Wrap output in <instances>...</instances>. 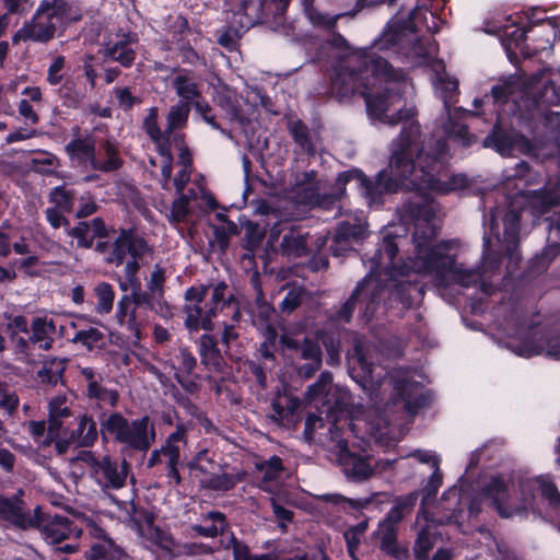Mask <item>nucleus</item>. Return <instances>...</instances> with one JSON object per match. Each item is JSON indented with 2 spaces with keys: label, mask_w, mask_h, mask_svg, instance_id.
Returning <instances> with one entry per match:
<instances>
[{
  "label": "nucleus",
  "mask_w": 560,
  "mask_h": 560,
  "mask_svg": "<svg viewBox=\"0 0 560 560\" xmlns=\"http://www.w3.org/2000/svg\"><path fill=\"white\" fill-rule=\"evenodd\" d=\"M138 42L136 35L124 34L122 38L116 40L105 48L104 57L118 62L124 68H130L136 60L137 54L132 44Z\"/></svg>",
  "instance_id": "a878e982"
},
{
  "label": "nucleus",
  "mask_w": 560,
  "mask_h": 560,
  "mask_svg": "<svg viewBox=\"0 0 560 560\" xmlns=\"http://www.w3.org/2000/svg\"><path fill=\"white\" fill-rule=\"evenodd\" d=\"M418 126H405L398 139L393 143L389 163L372 179L357 167L343 171L336 179L335 192H320L319 187L308 189L306 205L317 206L330 210L337 206L346 195V186L352 180L358 183L359 189L370 206L381 207L385 197L398 194L405 189L431 190L447 194L455 188V183L448 179L447 171L440 155L446 153L445 141L436 142V154L423 153L422 145L415 143L413 138Z\"/></svg>",
  "instance_id": "f03ea898"
},
{
  "label": "nucleus",
  "mask_w": 560,
  "mask_h": 560,
  "mask_svg": "<svg viewBox=\"0 0 560 560\" xmlns=\"http://www.w3.org/2000/svg\"><path fill=\"white\" fill-rule=\"evenodd\" d=\"M58 95L62 101V105L77 109L82 102V95L75 90V85L72 81H66L58 90Z\"/></svg>",
  "instance_id": "0e129e2a"
},
{
  "label": "nucleus",
  "mask_w": 560,
  "mask_h": 560,
  "mask_svg": "<svg viewBox=\"0 0 560 560\" xmlns=\"http://www.w3.org/2000/svg\"><path fill=\"white\" fill-rule=\"evenodd\" d=\"M373 536L378 541L380 550L396 560H408L409 549L398 542V527L378 522Z\"/></svg>",
  "instance_id": "4be33fe9"
},
{
  "label": "nucleus",
  "mask_w": 560,
  "mask_h": 560,
  "mask_svg": "<svg viewBox=\"0 0 560 560\" xmlns=\"http://www.w3.org/2000/svg\"><path fill=\"white\" fill-rule=\"evenodd\" d=\"M384 291L385 288L377 278L372 275H366L358 281L348 300L342 303L340 308L335 313L334 318L338 322L349 324L355 308H358L360 318L365 324H369L383 301Z\"/></svg>",
  "instance_id": "0eeeda50"
},
{
  "label": "nucleus",
  "mask_w": 560,
  "mask_h": 560,
  "mask_svg": "<svg viewBox=\"0 0 560 560\" xmlns=\"http://www.w3.org/2000/svg\"><path fill=\"white\" fill-rule=\"evenodd\" d=\"M77 201V191L72 188H67L63 185L54 187L49 192V202L54 203V207L71 213L74 209Z\"/></svg>",
  "instance_id": "49530a36"
},
{
  "label": "nucleus",
  "mask_w": 560,
  "mask_h": 560,
  "mask_svg": "<svg viewBox=\"0 0 560 560\" xmlns=\"http://www.w3.org/2000/svg\"><path fill=\"white\" fill-rule=\"evenodd\" d=\"M560 255V242L548 243L540 253L534 255L528 262V270L540 273Z\"/></svg>",
  "instance_id": "ea45409f"
},
{
  "label": "nucleus",
  "mask_w": 560,
  "mask_h": 560,
  "mask_svg": "<svg viewBox=\"0 0 560 560\" xmlns=\"http://www.w3.org/2000/svg\"><path fill=\"white\" fill-rule=\"evenodd\" d=\"M328 242H330L329 234L319 235L315 238L314 243L308 247L310 255H312L311 262L314 265L316 270L326 269L329 266L328 254Z\"/></svg>",
  "instance_id": "09e8293b"
},
{
  "label": "nucleus",
  "mask_w": 560,
  "mask_h": 560,
  "mask_svg": "<svg viewBox=\"0 0 560 560\" xmlns=\"http://www.w3.org/2000/svg\"><path fill=\"white\" fill-rule=\"evenodd\" d=\"M100 430L92 416L83 413L79 416L78 428L70 432V440L80 447H92L98 439Z\"/></svg>",
  "instance_id": "2f4dec72"
},
{
  "label": "nucleus",
  "mask_w": 560,
  "mask_h": 560,
  "mask_svg": "<svg viewBox=\"0 0 560 560\" xmlns=\"http://www.w3.org/2000/svg\"><path fill=\"white\" fill-rule=\"evenodd\" d=\"M44 10L50 13L62 30L83 19V9L78 0H42L39 12Z\"/></svg>",
  "instance_id": "6ab92c4d"
},
{
  "label": "nucleus",
  "mask_w": 560,
  "mask_h": 560,
  "mask_svg": "<svg viewBox=\"0 0 560 560\" xmlns=\"http://www.w3.org/2000/svg\"><path fill=\"white\" fill-rule=\"evenodd\" d=\"M400 42L397 31L385 32L372 46L360 49L346 59H337L328 88L329 97L339 103L348 102L353 95L363 97L366 113L373 120L390 126L410 124L418 126L413 141L418 145L420 125L415 119L416 107H406V73L394 68L378 51L386 54Z\"/></svg>",
  "instance_id": "f257e3e1"
},
{
  "label": "nucleus",
  "mask_w": 560,
  "mask_h": 560,
  "mask_svg": "<svg viewBox=\"0 0 560 560\" xmlns=\"http://www.w3.org/2000/svg\"><path fill=\"white\" fill-rule=\"evenodd\" d=\"M537 483L541 495L548 500L549 504L556 509L560 510V492L553 481L548 477H539L537 478Z\"/></svg>",
  "instance_id": "69168bd1"
},
{
  "label": "nucleus",
  "mask_w": 560,
  "mask_h": 560,
  "mask_svg": "<svg viewBox=\"0 0 560 560\" xmlns=\"http://www.w3.org/2000/svg\"><path fill=\"white\" fill-rule=\"evenodd\" d=\"M141 128L151 141H159L160 136L165 133V130L162 131L159 125V108L156 106H152L147 110Z\"/></svg>",
  "instance_id": "6e6d98bb"
},
{
  "label": "nucleus",
  "mask_w": 560,
  "mask_h": 560,
  "mask_svg": "<svg viewBox=\"0 0 560 560\" xmlns=\"http://www.w3.org/2000/svg\"><path fill=\"white\" fill-rule=\"evenodd\" d=\"M522 18L513 19L509 16L506 24L502 26L501 42L502 45L511 59L512 56H516L514 50L518 49L524 58H532L537 54H534V46L526 43L529 38L528 34L533 33L534 30L526 26L523 23Z\"/></svg>",
  "instance_id": "4468645a"
},
{
  "label": "nucleus",
  "mask_w": 560,
  "mask_h": 560,
  "mask_svg": "<svg viewBox=\"0 0 560 560\" xmlns=\"http://www.w3.org/2000/svg\"><path fill=\"white\" fill-rule=\"evenodd\" d=\"M404 211L407 217L416 223V231L420 236L430 235V229H433L430 223L434 220L436 209L434 200L428 194L418 198L409 200L404 206Z\"/></svg>",
  "instance_id": "a211bd4d"
},
{
  "label": "nucleus",
  "mask_w": 560,
  "mask_h": 560,
  "mask_svg": "<svg viewBox=\"0 0 560 560\" xmlns=\"http://www.w3.org/2000/svg\"><path fill=\"white\" fill-rule=\"evenodd\" d=\"M394 392L399 400L404 402L405 411L416 416L421 409L428 407L433 399L430 390H423L420 382L400 378L394 382Z\"/></svg>",
  "instance_id": "2eb2a0df"
},
{
  "label": "nucleus",
  "mask_w": 560,
  "mask_h": 560,
  "mask_svg": "<svg viewBox=\"0 0 560 560\" xmlns=\"http://www.w3.org/2000/svg\"><path fill=\"white\" fill-rule=\"evenodd\" d=\"M435 230L430 229V235L420 236L419 232H415L412 237L416 243L415 248L417 256L422 260L423 269L429 273H434L442 282L447 275H452L453 280L464 287H468L476 275L472 271L464 270L457 267L455 256L445 254L443 250L448 249L445 242L432 246L435 237Z\"/></svg>",
  "instance_id": "423d86ee"
},
{
  "label": "nucleus",
  "mask_w": 560,
  "mask_h": 560,
  "mask_svg": "<svg viewBox=\"0 0 560 560\" xmlns=\"http://www.w3.org/2000/svg\"><path fill=\"white\" fill-rule=\"evenodd\" d=\"M118 107L124 112L131 110L136 105L142 103V98L132 94L129 86H116L113 90Z\"/></svg>",
  "instance_id": "e2e57ef3"
},
{
  "label": "nucleus",
  "mask_w": 560,
  "mask_h": 560,
  "mask_svg": "<svg viewBox=\"0 0 560 560\" xmlns=\"http://www.w3.org/2000/svg\"><path fill=\"white\" fill-rule=\"evenodd\" d=\"M277 339H278L277 329L273 326L268 325L264 331V340L259 345V348H258L260 357L265 361H270L271 363H275V361H276L275 352L277 350Z\"/></svg>",
  "instance_id": "5fc2aeb1"
},
{
  "label": "nucleus",
  "mask_w": 560,
  "mask_h": 560,
  "mask_svg": "<svg viewBox=\"0 0 560 560\" xmlns=\"http://www.w3.org/2000/svg\"><path fill=\"white\" fill-rule=\"evenodd\" d=\"M63 213L66 212L56 207L45 210L46 220L52 229L68 228L67 234L77 240L79 248L90 249L94 246L95 238H107L112 232H115L114 228L107 226L101 217L93 218L91 221L80 220L77 225L69 228L70 221Z\"/></svg>",
  "instance_id": "1a4fd4ad"
},
{
  "label": "nucleus",
  "mask_w": 560,
  "mask_h": 560,
  "mask_svg": "<svg viewBox=\"0 0 560 560\" xmlns=\"http://www.w3.org/2000/svg\"><path fill=\"white\" fill-rule=\"evenodd\" d=\"M281 247L284 253L295 255L298 257H305L310 255L307 240L302 234L289 232L282 236Z\"/></svg>",
  "instance_id": "3c124183"
},
{
  "label": "nucleus",
  "mask_w": 560,
  "mask_h": 560,
  "mask_svg": "<svg viewBox=\"0 0 560 560\" xmlns=\"http://www.w3.org/2000/svg\"><path fill=\"white\" fill-rule=\"evenodd\" d=\"M172 86L179 97L178 103L186 102L187 105L195 107L196 103L205 100L195 78L188 72L176 75L172 80Z\"/></svg>",
  "instance_id": "7c9ffc66"
},
{
  "label": "nucleus",
  "mask_w": 560,
  "mask_h": 560,
  "mask_svg": "<svg viewBox=\"0 0 560 560\" xmlns=\"http://www.w3.org/2000/svg\"><path fill=\"white\" fill-rule=\"evenodd\" d=\"M170 366L174 371V375H194L197 358L188 347H179L170 360Z\"/></svg>",
  "instance_id": "a19ab883"
},
{
  "label": "nucleus",
  "mask_w": 560,
  "mask_h": 560,
  "mask_svg": "<svg viewBox=\"0 0 560 560\" xmlns=\"http://www.w3.org/2000/svg\"><path fill=\"white\" fill-rule=\"evenodd\" d=\"M207 520L212 521L210 525L195 524L191 526V530L199 536L207 538H215L223 534L226 526V517L220 511H211L206 516Z\"/></svg>",
  "instance_id": "37998d69"
},
{
  "label": "nucleus",
  "mask_w": 560,
  "mask_h": 560,
  "mask_svg": "<svg viewBox=\"0 0 560 560\" xmlns=\"http://www.w3.org/2000/svg\"><path fill=\"white\" fill-rule=\"evenodd\" d=\"M28 27L33 28L35 43L47 44L56 37L57 30L60 28L55 19L48 11L39 12V5L36 8L31 20L26 21Z\"/></svg>",
  "instance_id": "bb28decb"
},
{
  "label": "nucleus",
  "mask_w": 560,
  "mask_h": 560,
  "mask_svg": "<svg viewBox=\"0 0 560 560\" xmlns=\"http://www.w3.org/2000/svg\"><path fill=\"white\" fill-rule=\"evenodd\" d=\"M383 287L385 288L383 299L387 295L389 306L397 303L404 311L411 308L415 301L422 298L424 293L418 281H397L390 288L385 284Z\"/></svg>",
  "instance_id": "5701e85b"
},
{
  "label": "nucleus",
  "mask_w": 560,
  "mask_h": 560,
  "mask_svg": "<svg viewBox=\"0 0 560 560\" xmlns=\"http://www.w3.org/2000/svg\"><path fill=\"white\" fill-rule=\"evenodd\" d=\"M33 527L40 532L46 544L56 546V550L63 553H72L77 550V544L65 542L71 538H79L82 529L67 516L43 512L40 506L34 509Z\"/></svg>",
  "instance_id": "6e6552de"
},
{
  "label": "nucleus",
  "mask_w": 560,
  "mask_h": 560,
  "mask_svg": "<svg viewBox=\"0 0 560 560\" xmlns=\"http://www.w3.org/2000/svg\"><path fill=\"white\" fill-rule=\"evenodd\" d=\"M446 135L457 141L463 147H469L474 142L475 136L469 132V128L465 124H459L450 118L445 126Z\"/></svg>",
  "instance_id": "13d9d810"
},
{
  "label": "nucleus",
  "mask_w": 560,
  "mask_h": 560,
  "mask_svg": "<svg viewBox=\"0 0 560 560\" xmlns=\"http://www.w3.org/2000/svg\"><path fill=\"white\" fill-rule=\"evenodd\" d=\"M515 353L524 358L545 354L548 358L560 360V341L545 339L540 332L534 331L520 340Z\"/></svg>",
  "instance_id": "aec40b11"
},
{
  "label": "nucleus",
  "mask_w": 560,
  "mask_h": 560,
  "mask_svg": "<svg viewBox=\"0 0 560 560\" xmlns=\"http://www.w3.org/2000/svg\"><path fill=\"white\" fill-rule=\"evenodd\" d=\"M348 371L352 380L363 385L372 380L373 363L369 361L364 347L355 343L347 353Z\"/></svg>",
  "instance_id": "393cba45"
},
{
  "label": "nucleus",
  "mask_w": 560,
  "mask_h": 560,
  "mask_svg": "<svg viewBox=\"0 0 560 560\" xmlns=\"http://www.w3.org/2000/svg\"><path fill=\"white\" fill-rule=\"evenodd\" d=\"M541 197V205L550 208L560 205V178L549 183L548 187L538 190Z\"/></svg>",
  "instance_id": "774afa93"
},
{
  "label": "nucleus",
  "mask_w": 560,
  "mask_h": 560,
  "mask_svg": "<svg viewBox=\"0 0 560 560\" xmlns=\"http://www.w3.org/2000/svg\"><path fill=\"white\" fill-rule=\"evenodd\" d=\"M525 89V82L521 75L510 74L500 78L498 83L491 88L490 94L493 103L501 107L510 101L516 103V100L524 94Z\"/></svg>",
  "instance_id": "b1692460"
},
{
  "label": "nucleus",
  "mask_w": 560,
  "mask_h": 560,
  "mask_svg": "<svg viewBox=\"0 0 560 560\" xmlns=\"http://www.w3.org/2000/svg\"><path fill=\"white\" fill-rule=\"evenodd\" d=\"M399 248L395 235H386L375 248L374 254L368 258L371 261V269L376 270L383 265L393 266Z\"/></svg>",
  "instance_id": "72a5a7b5"
},
{
  "label": "nucleus",
  "mask_w": 560,
  "mask_h": 560,
  "mask_svg": "<svg viewBox=\"0 0 560 560\" xmlns=\"http://www.w3.org/2000/svg\"><path fill=\"white\" fill-rule=\"evenodd\" d=\"M210 285L198 284L189 287L184 294L186 304L184 312L186 314L185 326L190 331H197L200 328L205 330L212 329V318L217 316L219 310L230 304L233 295L225 296L228 284L224 281L218 282L213 289L210 302L202 306Z\"/></svg>",
  "instance_id": "39448f33"
},
{
  "label": "nucleus",
  "mask_w": 560,
  "mask_h": 560,
  "mask_svg": "<svg viewBox=\"0 0 560 560\" xmlns=\"http://www.w3.org/2000/svg\"><path fill=\"white\" fill-rule=\"evenodd\" d=\"M94 292L97 299V303L95 305L96 313L100 315L109 314L115 301V291L113 285L103 281L95 287Z\"/></svg>",
  "instance_id": "603ef678"
},
{
  "label": "nucleus",
  "mask_w": 560,
  "mask_h": 560,
  "mask_svg": "<svg viewBox=\"0 0 560 560\" xmlns=\"http://www.w3.org/2000/svg\"><path fill=\"white\" fill-rule=\"evenodd\" d=\"M434 547V539L427 528H422L415 540L413 555L417 560H429V553Z\"/></svg>",
  "instance_id": "bf43d9fd"
},
{
  "label": "nucleus",
  "mask_w": 560,
  "mask_h": 560,
  "mask_svg": "<svg viewBox=\"0 0 560 560\" xmlns=\"http://www.w3.org/2000/svg\"><path fill=\"white\" fill-rule=\"evenodd\" d=\"M31 341L38 349L48 351L52 348L55 342L54 335L56 334V325L54 319L47 317L33 318L31 326Z\"/></svg>",
  "instance_id": "c756f323"
},
{
  "label": "nucleus",
  "mask_w": 560,
  "mask_h": 560,
  "mask_svg": "<svg viewBox=\"0 0 560 560\" xmlns=\"http://www.w3.org/2000/svg\"><path fill=\"white\" fill-rule=\"evenodd\" d=\"M336 446L338 448V460L348 479L364 481L373 475L369 458L351 452L346 439L338 440Z\"/></svg>",
  "instance_id": "f3484780"
},
{
  "label": "nucleus",
  "mask_w": 560,
  "mask_h": 560,
  "mask_svg": "<svg viewBox=\"0 0 560 560\" xmlns=\"http://www.w3.org/2000/svg\"><path fill=\"white\" fill-rule=\"evenodd\" d=\"M483 147L491 148L502 156H510L514 151L527 155H536L538 147L526 136L509 131L497 122L491 132L483 139Z\"/></svg>",
  "instance_id": "9b49d317"
},
{
  "label": "nucleus",
  "mask_w": 560,
  "mask_h": 560,
  "mask_svg": "<svg viewBox=\"0 0 560 560\" xmlns=\"http://www.w3.org/2000/svg\"><path fill=\"white\" fill-rule=\"evenodd\" d=\"M103 443L109 441L137 452H148L155 440V429L149 416L129 420L121 412H103L100 419Z\"/></svg>",
  "instance_id": "20e7f679"
},
{
  "label": "nucleus",
  "mask_w": 560,
  "mask_h": 560,
  "mask_svg": "<svg viewBox=\"0 0 560 560\" xmlns=\"http://www.w3.org/2000/svg\"><path fill=\"white\" fill-rule=\"evenodd\" d=\"M24 491L19 489L16 493L8 497L0 494V523L11 525L15 528L27 529L33 527V516L26 509L23 500Z\"/></svg>",
  "instance_id": "dca6fc26"
},
{
  "label": "nucleus",
  "mask_w": 560,
  "mask_h": 560,
  "mask_svg": "<svg viewBox=\"0 0 560 560\" xmlns=\"http://www.w3.org/2000/svg\"><path fill=\"white\" fill-rule=\"evenodd\" d=\"M241 229L244 231V247L254 249L260 245L265 237V232L257 222L249 220L246 215L241 214L238 218Z\"/></svg>",
  "instance_id": "de8ad7c7"
},
{
  "label": "nucleus",
  "mask_w": 560,
  "mask_h": 560,
  "mask_svg": "<svg viewBox=\"0 0 560 560\" xmlns=\"http://www.w3.org/2000/svg\"><path fill=\"white\" fill-rule=\"evenodd\" d=\"M217 104L225 113L231 122H237L241 126L248 122V119L244 116L241 104L235 96L228 93L219 94Z\"/></svg>",
  "instance_id": "a18cd8bd"
},
{
  "label": "nucleus",
  "mask_w": 560,
  "mask_h": 560,
  "mask_svg": "<svg viewBox=\"0 0 560 560\" xmlns=\"http://www.w3.org/2000/svg\"><path fill=\"white\" fill-rule=\"evenodd\" d=\"M191 108L186 102L172 105L166 116L165 133L172 135L175 130L186 128Z\"/></svg>",
  "instance_id": "79ce46f5"
},
{
  "label": "nucleus",
  "mask_w": 560,
  "mask_h": 560,
  "mask_svg": "<svg viewBox=\"0 0 560 560\" xmlns=\"http://www.w3.org/2000/svg\"><path fill=\"white\" fill-rule=\"evenodd\" d=\"M86 560H126L127 555L119 548L95 542L84 552Z\"/></svg>",
  "instance_id": "8fccbe9b"
},
{
  "label": "nucleus",
  "mask_w": 560,
  "mask_h": 560,
  "mask_svg": "<svg viewBox=\"0 0 560 560\" xmlns=\"http://www.w3.org/2000/svg\"><path fill=\"white\" fill-rule=\"evenodd\" d=\"M152 248L148 241L139 234L136 226L119 228L118 235L112 244V250L107 257V262L115 266H121L126 257L143 258L151 254Z\"/></svg>",
  "instance_id": "9d476101"
},
{
  "label": "nucleus",
  "mask_w": 560,
  "mask_h": 560,
  "mask_svg": "<svg viewBox=\"0 0 560 560\" xmlns=\"http://www.w3.org/2000/svg\"><path fill=\"white\" fill-rule=\"evenodd\" d=\"M100 149L103 151L105 155L104 161H100L95 158V164H93V170L101 171L104 173H110L118 171L124 165V160L119 155V149L117 143L110 139H105L101 142Z\"/></svg>",
  "instance_id": "e433bc0d"
},
{
  "label": "nucleus",
  "mask_w": 560,
  "mask_h": 560,
  "mask_svg": "<svg viewBox=\"0 0 560 560\" xmlns=\"http://www.w3.org/2000/svg\"><path fill=\"white\" fill-rule=\"evenodd\" d=\"M546 11L539 9H533L526 16V26L534 30V27L545 28L547 27V34L542 43L534 46V54H539L547 48L552 46V42L556 37L557 21L553 18L545 15Z\"/></svg>",
  "instance_id": "c85d7f7f"
},
{
  "label": "nucleus",
  "mask_w": 560,
  "mask_h": 560,
  "mask_svg": "<svg viewBox=\"0 0 560 560\" xmlns=\"http://www.w3.org/2000/svg\"><path fill=\"white\" fill-rule=\"evenodd\" d=\"M103 474L107 485L114 489H119L125 485V476L118 471L116 462L106 455L100 460L97 468Z\"/></svg>",
  "instance_id": "864d4df0"
},
{
  "label": "nucleus",
  "mask_w": 560,
  "mask_h": 560,
  "mask_svg": "<svg viewBox=\"0 0 560 560\" xmlns=\"http://www.w3.org/2000/svg\"><path fill=\"white\" fill-rule=\"evenodd\" d=\"M482 495L491 500V505L501 517L509 518L518 512L509 504L508 483L501 475H495L482 487Z\"/></svg>",
  "instance_id": "412c9836"
},
{
  "label": "nucleus",
  "mask_w": 560,
  "mask_h": 560,
  "mask_svg": "<svg viewBox=\"0 0 560 560\" xmlns=\"http://www.w3.org/2000/svg\"><path fill=\"white\" fill-rule=\"evenodd\" d=\"M115 318L117 324L133 338L136 345L143 339V329L150 322L149 314L130 303L126 295H121L117 302Z\"/></svg>",
  "instance_id": "ddd939ff"
},
{
  "label": "nucleus",
  "mask_w": 560,
  "mask_h": 560,
  "mask_svg": "<svg viewBox=\"0 0 560 560\" xmlns=\"http://www.w3.org/2000/svg\"><path fill=\"white\" fill-rule=\"evenodd\" d=\"M48 416V434L50 436L58 435L62 428L63 419H68L72 416V410L67 405V397L65 395H58L49 401Z\"/></svg>",
  "instance_id": "f704fd0d"
},
{
  "label": "nucleus",
  "mask_w": 560,
  "mask_h": 560,
  "mask_svg": "<svg viewBox=\"0 0 560 560\" xmlns=\"http://www.w3.org/2000/svg\"><path fill=\"white\" fill-rule=\"evenodd\" d=\"M334 232L336 233V237L341 238L351 247L362 243L363 240L369 235L366 226L360 221H340L336 224Z\"/></svg>",
  "instance_id": "4c0bfd02"
},
{
  "label": "nucleus",
  "mask_w": 560,
  "mask_h": 560,
  "mask_svg": "<svg viewBox=\"0 0 560 560\" xmlns=\"http://www.w3.org/2000/svg\"><path fill=\"white\" fill-rule=\"evenodd\" d=\"M259 471L264 472V481H273L279 478L284 470L282 459L278 455H272L268 460H264L256 465Z\"/></svg>",
  "instance_id": "680f3d73"
},
{
  "label": "nucleus",
  "mask_w": 560,
  "mask_h": 560,
  "mask_svg": "<svg viewBox=\"0 0 560 560\" xmlns=\"http://www.w3.org/2000/svg\"><path fill=\"white\" fill-rule=\"evenodd\" d=\"M199 357L201 364L209 372H222L224 359L213 335L203 334L199 339Z\"/></svg>",
  "instance_id": "cd10ccee"
},
{
  "label": "nucleus",
  "mask_w": 560,
  "mask_h": 560,
  "mask_svg": "<svg viewBox=\"0 0 560 560\" xmlns=\"http://www.w3.org/2000/svg\"><path fill=\"white\" fill-rule=\"evenodd\" d=\"M433 466L434 471L432 472L427 485L422 489V504H424L427 501L431 499H434L439 492L440 487L442 486L443 475L436 460L433 463Z\"/></svg>",
  "instance_id": "338daca9"
},
{
  "label": "nucleus",
  "mask_w": 560,
  "mask_h": 560,
  "mask_svg": "<svg viewBox=\"0 0 560 560\" xmlns=\"http://www.w3.org/2000/svg\"><path fill=\"white\" fill-rule=\"evenodd\" d=\"M326 501L336 505L343 504V509L346 511H361L363 509H366L373 502V497L349 499L341 494H327Z\"/></svg>",
  "instance_id": "052dcab7"
},
{
  "label": "nucleus",
  "mask_w": 560,
  "mask_h": 560,
  "mask_svg": "<svg viewBox=\"0 0 560 560\" xmlns=\"http://www.w3.org/2000/svg\"><path fill=\"white\" fill-rule=\"evenodd\" d=\"M80 382L84 384L83 396L95 402L100 408L109 406L117 407L119 402V393L117 389L108 388L104 385V376L93 366L78 365Z\"/></svg>",
  "instance_id": "f8f14e48"
},
{
  "label": "nucleus",
  "mask_w": 560,
  "mask_h": 560,
  "mask_svg": "<svg viewBox=\"0 0 560 560\" xmlns=\"http://www.w3.org/2000/svg\"><path fill=\"white\" fill-rule=\"evenodd\" d=\"M65 149L71 160L90 163L92 167L95 164V140L92 136L74 137L66 144Z\"/></svg>",
  "instance_id": "473e14b6"
},
{
  "label": "nucleus",
  "mask_w": 560,
  "mask_h": 560,
  "mask_svg": "<svg viewBox=\"0 0 560 560\" xmlns=\"http://www.w3.org/2000/svg\"><path fill=\"white\" fill-rule=\"evenodd\" d=\"M288 130L293 141L310 154L315 152V145L312 140L308 126L301 119L292 120L288 124Z\"/></svg>",
  "instance_id": "c03bdc74"
},
{
  "label": "nucleus",
  "mask_w": 560,
  "mask_h": 560,
  "mask_svg": "<svg viewBox=\"0 0 560 560\" xmlns=\"http://www.w3.org/2000/svg\"><path fill=\"white\" fill-rule=\"evenodd\" d=\"M196 197V192L194 189H190V195L180 192L178 197L173 201L171 208V219L180 223L186 220L189 214V203L190 199Z\"/></svg>",
  "instance_id": "4d7b16f0"
},
{
  "label": "nucleus",
  "mask_w": 560,
  "mask_h": 560,
  "mask_svg": "<svg viewBox=\"0 0 560 560\" xmlns=\"http://www.w3.org/2000/svg\"><path fill=\"white\" fill-rule=\"evenodd\" d=\"M69 360L66 358L52 357L43 362V366L37 371V378L40 384L56 386L62 382L63 374Z\"/></svg>",
  "instance_id": "c9c22d12"
},
{
  "label": "nucleus",
  "mask_w": 560,
  "mask_h": 560,
  "mask_svg": "<svg viewBox=\"0 0 560 560\" xmlns=\"http://www.w3.org/2000/svg\"><path fill=\"white\" fill-rule=\"evenodd\" d=\"M71 341L73 343L81 345L89 351H93L95 349L103 350L107 345L105 334L95 327L78 330Z\"/></svg>",
  "instance_id": "58836bf2"
},
{
  "label": "nucleus",
  "mask_w": 560,
  "mask_h": 560,
  "mask_svg": "<svg viewBox=\"0 0 560 560\" xmlns=\"http://www.w3.org/2000/svg\"><path fill=\"white\" fill-rule=\"evenodd\" d=\"M503 236H500L499 223L493 210L489 212L488 230L483 234V250L481 269L483 273H494L500 270L504 259H508V273H512L521 262L518 249L521 213L515 209L508 210L503 215Z\"/></svg>",
  "instance_id": "7ed1b4c3"
}]
</instances>
